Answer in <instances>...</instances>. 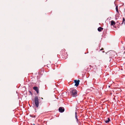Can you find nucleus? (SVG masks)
I'll return each mask as SVG.
<instances>
[{
  "instance_id": "39448f33",
  "label": "nucleus",
  "mask_w": 125,
  "mask_h": 125,
  "mask_svg": "<svg viewBox=\"0 0 125 125\" xmlns=\"http://www.w3.org/2000/svg\"><path fill=\"white\" fill-rule=\"evenodd\" d=\"M33 89L38 94H39V89L38 87L36 86H34L33 88Z\"/></svg>"
},
{
  "instance_id": "20e7f679",
  "label": "nucleus",
  "mask_w": 125,
  "mask_h": 125,
  "mask_svg": "<svg viewBox=\"0 0 125 125\" xmlns=\"http://www.w3.org/2000/svg\"><path fill=\"white\" fill-rule=\"evenodd\" d=\"M74 81L75 83V86L77 87L79 85V82H80V80H74Z\"/></svg>"
},
{
  "instance_id": "f8f14e48",
  "label": "nucleus",
  "mask_w": 125,
  "mask_h": 125,
  "mask_svg": "<svg viewBox=\"0 0 125 125\" xmlns=\"http://www.w3.org/2000/svg\"><path fill=\"white\" fill-rule=\"evenodd\" d=\"M29 93H30V94L31 95H32V93L31 92V91H29Z\"/></svg>"
},
{
  "instance_id": "2eb2a0df",
  "label": "nucleus",
  "mask_w": 125,
  "mask_h": 125,
  "mask_svg": "<svg viewBox=\"0 0 125 125\" xmlns=\"http://www.w3.org/2000/svg\"><path fill=\"white\" fill-rule=\"evenodd\" d=\"M77 112H75V116H76V115H77Z\"/></svg>"
},
{
  "instance_id": "1a4fd4ad",
  "label": "nucleus",
  "mask_w": 125,
  "mask_h": 125,
  "mask_svg": "<svg viewBox=\"0 0 125 125\" xmlns=\"http://www.w3.org/2000/svg\"><path fill=\"white\" fill-rule=\"evenodd\" d=\"M115 9H116V11L118 13H119V11H118V6H116Z\"/></svg>"
},
{
  "instance_id": "dca6fc26",
  "label": "nucleus",
  "mask_w": 125,
  "mask_h": 125,
  "mask_svg": "<svg viewBox=\"0 0 125 125\" xmlns=\"http://www.w3.org/2000/svg\"><path fill=\"white\" fill-rule=\"evenodd\" d=\"M104 50V49H103V48H102V49H100V51H101V50Z\"/></svg>"
},
{
  "instance_id": "6ab92c4d",
  "label": "nucleus",
  "mask_w": 125,
  "mask_h": 125,
  "mask_svg": "<svg viewBox=\"0 0 125 125\" xmlns=\"http://www.w3.org/2000/svg\"><path fill=\"white\" fill-rule=\"evenodd\" d=\"M110 87V85H109V86H108V87H109H109Z\"/></svg>"
},
{
  "instance_id": "7ed1b4c3",
  "label": "nucleus",
  "mask_w": 125,
  "mask_h": 125,
  "mask_svg": "<svg viewBox=\"0 0 125 125\" xmlns=\"http://www.w3.org/2000/svg\"><path fill=\"white\" fill-rule=\"evenodd\" d=\"M64 108L62 107H61L59 108L58 109L60 113L63 112L64 111Z\"/></svg>"
},
{
  "instance_id": "4be33fe9",
  "label": "nucleus",
  "mask_w": 125,
  "mask_h": 125,
  "mask_svg": "<svg viewBox=\"0 0 125 125\" xmlns=\"http://www.w3.org/2000/svg\"><path fill=\"white\" fill-rule=\"evenodd\" d=\"M90 66H91V65H90Z\"/></svg>"
},
{
  "instance_id": "f257e3e1",
  "label": "nucleus",
  "mask_w": 125,
  "mask_h": 125,
  "mask_svg": "<svg viewBox=\"0 0 125 125\" xmlns=\"http://www.w3.org/2000/svg\"><path fill=\"white\" fill-rule=\"evenodd\" d=\"M70 92L72 97H76L77 96V92L76 89L71 88L70 89Z\"/></svg>"
},
{
  "instance_id": "4468645a",
  "label": "nucleus",
  "mask_w": 125,
  "mask_h": 125,
  "mask_svg": "<svg viewBox=\"0 0 125 125\" xmlns=\"http://www.w3.org/2000/svg\"><path fill=\"white\" fill-rule=\"evenodd\" d=\"M43 98L42 97L40 98V99L41 100H42L43 99Z\"/></svg>"
},
{
  "instance_id": "ddd939ff",
  "label": "nucleus",
  "mask_w": 125,
  "mask_h": 125,
  "mask_svg": "<svg viewBox=\"0 0 125 125\" xmlns=\"http://www.w3.org/2000/svg\"><path fill=\"white\" fill-rule=\"evenodd\" d=\"M75 118L76 120H78V119L77 117V115H76V116H75Z\"/></svg>"
},
{
  "instance_id": "9d476101",
  "label": "nucleus",
  "mask_w": 125,
  "mask_h": 125,
  "mask_svg": "<svg viewBox=\"0 0 125 125\" xmlns=\"http://www.w3.org/2000/svg\"><path fill=\"white\" fill-rule=\"evenodd\" d=\"M124 23L125 24V19L124 18H123V19L122 23L121 24H122Z\"/></svg>"
},
{
  "instance_id": "423d86ee",
  "label": "nucleus",
  "mask_w": 125,
  "mask_h": 125,
  "mask_svg": "<svg viewBox=\"0 0 125 125\" xmlns=\"http://www.w3.org/2000/svg\"><path fill=\"white\" fill-rule=\"evenodd\" d=\"M110 22L111 25V26L114 25L115 24V22L113 20L111 21Z\"/></svg>"
},
{
  "instance_id": "5701e85b",
  "label": "nucleus",
  "mask_w": 125,
  "mask_h": 125,
  "mask_svg": "<svg viewBox=\"0 0 125 125\" xmlns=\"http://www.w3.org/2000/svg\"><path fill=\"white\" fill-rule=\"evenodd\" d=\"M33 125H35V124H33Z\"/></svg>"
},
{
  "instance_id": "f03ea898",
  "label": "nucleus",
  "mask_w": 125,
  "mask_h": 125,
  "mask_svg": "<svg viewBox=\"0 0 125 125\" xmlns=\"http://www.w3.org/2000/svg\"><path fill=\"white\" fill-rule=\"evenodd\" d=\"M41 101H39L38 97L37 96H35L34 98V103L35 106L37 107H38L39 106V104L41 103Z\"/></svg>"
},
{
  "instance_id": "412c9836",
  "label": "nucleus",
  "mask_w": 125,
  "mask_h": 125,
  "mask_svg": "<svg viewBox=\"0 0 125 125\" xmlns=\"http://www.w3.org/2000/svg\"><path fill=\"white\" fill-rule=\"evenodd\" d=\"M102 52H104V51H103Z\"/></svg>"
},
{
  "instance_id": "aec40b11",
  "label": "nucleus",
  "mask_w": 125,
  "mask_h": 125,
  "mask_svg": "<svg viewBox=\"0 0 125 125\" xmlns=\"http://www.w3.org/2000/svg\"><path fill=\"white\" fill-rule=\"evenodd\" d=\"M109 58H112V57H111V56L110 57H109Z\"/></svg>"
},
{
  "instance_id": "9b49d317",
  "label": "nucleus",
  "mask_w": 125,
  "mask_h": 125,
  "mask_svg": "<svg viewBox=\"0 0 125 125\" xmlns=\"http://www.w3.org/2000/svg\"><path fill=\"white\" fill-rule=\"evenodd\" d=\"M30 116L32 118H35L36 117V116L35 115H30Z\"/></svg>"
},
{
  "instance_id": "0eeeda50",
  "label": "nucleus",
  "mask_w": 125,
  "mask_h": 125,
  "mask_svg": "<svg viewBox=\"0 0 125 125\" xmlns=\"http://www.w3.org/2000/svg\"><path fill=\"white\" fill-rule=\"evenodd\" d=\"M103 29V28L101 27H99L98 28V31L99 32H101L102 31Z\"/></svg>"
},
{
  "instance_id": "a211bd4d",
  "label": "nucleus",
  "mask_w": 125,
  "mask_h": 125,
  "mask_svg": "<svg viewBox=\"0 0 125 125\" xmlns=\"http://www.w3.org/2000/svg\"><path fill=\"white\" fill-rule=\"evenodd\" d=\"M76 122H77V123H78V120H77Z\"/></svg>"
},
{
  "instance_id": "f3484780",
  "label": "nucleus",
  "mask_w": 125,
  "mask_h": 125,
  "mask_svg": "<svg viewBox=\"0 0 125 125\" xmlns=\"http://www.w3.org/2000/svg\"><path fill=\"white\" fill-rule=\"evenodd\" d=\"M112 53L111 52H110V53H109V55H111V54H112Z\"/></svg>"
},
{
  "instance_id": "6e6552de",
  "label": "nucleus",
  "mask_w": 125,
  "mask_h": 125,
  "mask_svg": "<svg viewBox=\"0 0 125 125\" xmlns=\"http://www.w3.org/2000/svg\"><path fill=\"white\" fill-rule=\"evenodd\" d=\"M107 120H106L105 121V122L106 123H108L109 122V121H110V118L109 117H108L107 118Z\"/></svg>"
}]
</instances>
